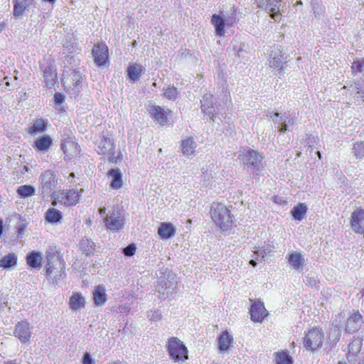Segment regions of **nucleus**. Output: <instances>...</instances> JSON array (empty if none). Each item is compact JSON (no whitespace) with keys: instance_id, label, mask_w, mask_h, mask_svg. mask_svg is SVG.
I'll return each mask as SVG.
<instances>
[{"instance_id":"16","label":"nucleus","mask_w":364,"mask_h":364,"mask_svg":"<svg viewBox=\"0 0 364 364\" xmlns=\"http://www.w3.org/2000/svg\"><path fill=\"white\" fill-rule=\"evenodd\" d=\"M60 148L65 155V160L72 159L73 157L79 155L80 151V146L77 143L70 140H65L63 141L60 145Z\"/></svg>"},{"instance_id":"18","label":"nucleus","mask_w":364,"mask_h":364,"mask_svg":"<svg viewBox=\"0 0 364 364\" xmlns=\"http://www.w3.org/2000/svg\"><path fill=\"white\" fill-rule=\"evenodd\" d=\"M363 346V339L358 337L353 339V341L349 343L348 349L349 353L347 355V359L350 363L355 364L358 358V353Z\"/></svg>"},{"instance_id":"33","label":"nucleus","mask_w":364,"mask_h":364,"mask_svg":"<svg viewBox=\"0 0 364 364\" xmlns=\"http://www.w3.org/2000/svg\"><path fill=\"white\" fill-rule=\"evenodd\" d=\"M53 140L49 135H43L35 141L34 147L41 151H46L51 146Z\"/></svg>"},{"instance_id":"32","label":"nucleus","mask_w":364,"mask_h":364,"mask_svg":"<svg viewBox=\"0 0 364 364\" xmlns=\"http://www.w3.org/2000/svg\"><path fill=\"white\" fill-rule=\"evenodd\" d=\"M288 261L295 269H302L304 265V258L300 252H292L289 254Z\"/></svg>"},{"instance_id":"7","label":"nucleus","mask_w":364,"mask_h":364,"mask_svg":"<svg viewBox=\"0 0 364 364\" xmlns=\"http://www.w3.org/2000/svg\"><path fill=\"white\" fill-rule=\"evenodd\" d=\"M323 333L317 328L309 331L304 338L306 350H314L321 348L323 343Z\"/></svg>"},{"instance_id":"36","label":"nucleus","mask_w":364,"mask_h":364,"mask_svg":"<svg viewBox=\"0 0 364 364\" xmlns=\"http://www.w3.org/2000/svg\"><path fill=\"white\" fill-rule=\"evenodd\" d=\"M306 211V205L305 203H299L292 208L291 214L294 220L301 221L304 218Z\"/></svg>"},{"instance_id":"22","label":"nucleus","mask_w":364,"mask_h":364,"mask_svg":"<svg viewBox=\"0 0 364 364\" xmlns=\"http://www.w3.org/2000/svg\"><path fill=\"white\" fill-rule=\"evenodd\" d=\"M70 77L72 84L71 85H69L70 89V92L71 95L75 97L81 90L82 77L79 71L74 70L71 73Z\"/></svg>"},{"instance_id":"34","label":"nucleus","mask_w":364,"mask_h":364,"mask_svg":"<svg viewBox=\"0 0 364 364\" xmlns=\"http://www.w3.org/2000/svg\"><path fill=\"white\" fill-rule=\"evenodd\" d=\"M211 22L215 26L216 34L220 36H223L225 33L224 27L226 25L225 20L220 15L213 14Z\"/></svg>"},{"instance_id":"6","label":"nucleus","mask_w":364,"mask_h":364,"mask_svg":"<svg viewBox=\"0 0 364 364\" xmlns=\"http://www.w3.org/2000/svg\"><path fill=\"white\" fill-rule=\"evenodd\" d=\"M104 223L107 229L118 232L124 226V218L120 213L113 210L104 218Z\"/></svg>"},{"instance_id":"3","label":"nucleus","mask_w":364,"mask_h":364,"mask_svg":"<svg viewBox=\"0 0 364 364\" xmlns=\"http://www.w3.org/2000/svg\"><path fill=\"white\" fill-rule=\"evenodd\" d=\"M167 350L170 358L176 362L188 359V350L183 342L176 337L169 338Z\"/></svg>"},{"instance_id":"19","label":"nucleus","mask_w":364,"mask_h":364,"mask_svg":"<svg viewBox=\"0 0 364 364\" xmlns=\"http://www.w3.org/2000/svg\"><path fill=\"white\" fill-rule=\"evenodd\" d=\"M55 259L59 264V267L60 268V277H65V273L64 271L65 268V262L63 259H60L58 257H55V255H50L47 257V264L46 265V274L47 276H51L53 273L54 272V270L56 269L54 266V264L52 262V260Z\"/></svg>"},{"instance_id":"29","label":"nucleus","mask_w":364,"mask_h":364,"mask_svg":"<svg viewBox=\"0 0 364 364\" xmlns=\"http://www.w3.org/2000/svg\"><path fill=\"white\" fill-rule=\"evenodd\" d=\"M108 175L112 178L110 187L113 189H119L122 186V176L119 168H112L109 171Z\"/></svg>"},{"instance_id":"13","label":"nucleus","mask_w":364,"mask_h":364,"mask_svg":"<svg viewBox=\"0 0 364 364\" xmlns=\"http://www.w3.org/2000/svg\"><path fill=\"white\" fill-rule=\"evenodd\" d=\"M13 14L16 18L21 17L24 12L36 7L35 0H13Z\"/></svg>"},{"instance_id":"5","label":"nucleus","mask_w":364,"mask_h":364,"mask_svg":"<svg viewBox=\"0 0 364 364\" xmlns=\"http://www.w3.org/2000/svg\"><path fill=\"white\" fill-rule=\"evenodd\" d=\"M289 55L285 53L281 46H273L269 54V65L271 68H277L279 70V75L284 70L288 62Z\"/></svg>"},{"instance_id":"56","label":"nucleus","mask_w":364,"mask_h":364,"mask_svg":"<svg viewBox=\"0 0 364 364\" xmlns=\"http://www.w3.org/2000/svg\"><path fill=\"white\" fill-rule=\"evenodd\" d=\"M274 202L277 204L279 205H286L287 202L282 197L276 196H274Z\"/></svg>"},{"instance_id":"39","label":"nucleus","mask_w":364,"mask_h":364,"mask_svg":"<svg viewBox=\"0 0 364 364\" xmlns=\"http://www.w3.org/2000/svg\"><path fill=\"white\" fill-rule=\"evenodd\" d=\"M47 121L43 119H36L33 124L29 128L28 133L30 134H36L46 131Z\"/></svg>"},{"instance_id":"47","label":"nucleus","mask_w":364,"mask_h":364,"mask_svg":"<svg viewBox=\"0 0 364 364\" xmlns=\"http://www.w3.org/2000/svg\"><path fill=\"white\" fill-rule=\"evenodd\" d=\"M66 196L67 192L66 191H61V192H55V191L50 196L53 198V204L56 205L57 203H60L61 204L65 205V202L66 200Z\"/></svg>"},{"instance_id":"17","label":"nucleus","mask_w":364,"mask_h":364,"mask_svg":"<svg viewBox=\"0 0 364 364\" xmlns=\"http://www.w3.org/2000/svg\"><path fill=\"white\" fill-rule=\"evenodd\" d=\"M363 323V316L359 311H357L347 319L345 332L346 333H355L360 328Z\"/></svg>"},{"instance_id":"38","label":"nucleus","mask_w":364,"mask_h":364,"mask_svg":"<svg viewBox=\"0 0 364 364\" xmlns=\"http://www.w3.org/2000/svg\"><path fill=\"white\" fill-rule=\"evenodd\" d=\"M17 264V256L15 253H9L0 259V267L8 269L15 267Z\"/></svg>"},{"instance_id":"1","label":"nucleus","mask_w":364,"mask_h":364,"mask_svg":"<svg viewBox=\"0 0 364 364\" xmlns=\"http://www.w3.org/2000/svg\"><path fill=\"white\" fill-rule=\"evenodd\" d=\"M238 159L253 173L262 171L265 166L263 154L249 147H242L240 149Z\"/></svg>"},{"instance_id":"15","label":"nucleus","mask_w":364,"mask_h":364,"mask_svg":"<svg viewBox=\"0 0 364 364\" xmlns=\"http://www.w3.org/2000/svg\"><path fill=\"white\" fill-rule=\"evenodd\" d=\"M350 225L356 233H364V210L358 209L351 215Z\"/></svg>"},{"instance_id":"62","label":"nucleus","mask_w":364,"mask_h":364,"mask_svg":"<svg viewBox=\"0 0 364 364\" xmlns=\"http://www.w3.org/2000/svg\"><path fill=\"white\" fill-rule=\"evenodd\" d=\"M24 228L23 226H21L18 228V232L19 234H21L23 232Z\"/></svg>"},{"instance_id":"50","label":"nucleus","mask_w":364,"mask_h":364,"mask_svg":"<svg viewBox=\"0 0 364 364\" xmlns=\"http://www.w3.org/2000/svg\"><path fill=\"white\" fill-rule=\"evenodd\" d=\"M305 283L311 287L318 288V280L314 276L311 275V274L306 277Z\"/></svg>"},{"instance_id":"37","label":"nucleus","mask_w":364,"mask_h":364,"mask_svg":"<svg viewBox=\"0 0 364 364\" xmlns=\"http://www.w3.org/2000/svg\"><path fill=\"white\" fill-rule=\"evenodd\" d=\"M85 299L79 293H74L70 298V307L73 311H77L85 306Z\"/></svg>"},{"instance_id":"44","label":"nucleus","mask_w":364,"mask_h":364,"mask_svg":"<svg viewBox=\"0 0 364 364\" xmlns=\"http://www.w3.org/2000/svg\"><path fill=\"white\" fill-rule=\"evenodd\" d=\"M352 153L357 159H362L364 157V142H355L353 144Z\"/></svg>"},{"instance_id":"45","label":"nucleus","mask_w":364,"mask_h":364,"mask_svg":"<svg viewBox=\"0 0 364 364\" xmlns=\"http://www.w3.org/2000/svg\"><path fill=\"white\" fill-rule=\"evenodd\" d=\"M178 95V89L174 86H168L164 89L163 96L170 100H176Z\"/></svg>"},{"instance_id":"57","label":"nucleus","mask_w":364,"mask_h":364,"mask_svg":"<svg viewBox=\"0 0 364 364\" xmlns=\"http://www.w3.org/2000/svg\"><path fill=\"white\" fill-rule=\"evenodd\" d=\"M268 116L269 117H271L272 119L277 118V117H279V113H278V112H269Z\"/></svg>"},{"instance_id":"55","label":"nucleus","mask_w":364,"mask_h":364,"mask_svg":"<svg viewBox=\"0 0 364 364\" xmlns=\"http://www.w3.org/2000/svg\"><path fill=\"white\" fill-rule=\"evenodd\" d=\"M82 364H92V359L90 353H86L82 358Z\"/></svg>"},{"instance_id":"11","label":"nucleus","mask_w":364,"mask_h":364,"mask_svg":"<svg viewBox=\"0 0 364 364\" xmlns=\"http://www.w3.org/2000/svg\"><path fill=\"white\" fill-rule=\"evenodd\" d=\"M177 285L176 274L172 272H168L158 279V291L167 290L166 294H169Z\"/></svg>"},{"instance_id":"61","label":"nucleus","mask_w":364,"mask_h":364,"mask_svg":"<svg viewBox=\"0 0 364 364\" xmlns=\"http://www.w3.org/2000/svg\"><path fill=\"white\" fill-rule=\"evenodd\" d=\"M250 264L252 266V267H255L257 265V262L255 259H251L250 261Z\"/></svg>"},{"instance_id":"9","label":"nucleus","mask_w":364,"mask_h":364,"mask_svg":"<svg viewBox=\"0 0 364 364\" xmlns=\"http://www.w3.org/2000/svg\"><path fill=\"white\" fill-rule=\"evenodd\" d=\"M92 55L94 58V62L97 66L107 67L109 65V50L106 44L98 43L95 45L92 50Z\"/></svg>"},{"instance_id":"54","label":"nucleus","mask_w":364,"mask_h":364,"mask_svg":"<svg viewBox=\"0 0 364 364\" xmlns=\"http://www.w3.org/2000/svg\"><path fill=\"white\" fill-rule=\"evenodd\" d=\"M148 316L150 317L151 321H159L161 318V314L160 311L157 310L151 312V314H149Z\"/></svg>"},{"instance_id":"51","label":"nucleus","mask_w":364,"mask_h":364,"mask_svg":"<svg viewBox=\"0 0 364 364\" xmlns=\"http://www.w3.org/2000/svg\"><path fill=\"white\" fill-rule=\"evenodd\" d=\"M364 67V60L362 61H354L352 64L351 69L353 73H361L363 72V68Z\"/></svg>"},{"instance_id":"25","label":"nucleus","mask_w":364,"mask_h":364,"mask_svg":"<svg viewBox=\"0 0 364 364\" xmlns=\"http://www.w3.org/2000/svg\"><path fill=\"white\" fill-rule=\"evenodd\" d=\"M175 233V228L170 223H161L158 228V234L163 240H167L172 237L174 236Z\"/></svg>"},{"instance_id":"58","label":"nucleus","mask_w":364,"mask_h":364,"mask_svg":"<svg viewBox=\"0 0 364 364\" xmlns=\"http://www.w3.org/2000/svg\"><path fill=\"white\" fill-rule=\"evenodd\" d=\"M272 119L275 124H279L281 125V124L282 123V121L281 120V116L277 118H273Z\"/></svg>"},{"instance_id":"21","label":"nucleus","mask_w":364,"mask_h":364,"mask_svg":"<svg viewBox=\"0 0 364 364\" xmlns=\"http://www.w3.org/2000/svg\"><path fill=\"white\" fill-rule=\"evenodd\" d=\"M214 97L213 95L206 93L205 94L202 100H200L201 103V109L202 111L208 114V115H213L215 109V104L213 102Z\"/></svg>"},{"instance_id":"41","label":"nucleus","mask_w":364,"mask_h":364,"mask_svg":"<svg viewBox=\"0 0 364 364\" xmlns=\"http://www.w3.org/2000/svg\"><path fill=\"white\" fill-rule=\"evenodd\" d=\"M80 198V194L78 192L74 189L69 190L67 191L66 200L65 202V205L67 206H73L75 205Z\"/></svg>"},{"instance_id":"48","label":"nucleus","mask_w":364,"mask_h":364,"mask_svg":"<svg viewBox=\"0 0 364 364\" xmlns=\"http://www.w3.org/2000/svg\"><path fill=\"white\" fill-rule=\"evenodd\" d=\"M136 249V245L134 243H132L123 248L122 252L125 256L132 257L134 255Z\"/></svg>"},{"instance_id":"27","label":"nucleus","mask_w":364,"mask_h":364,"mask_svg":"<svg viewBox=\"0 0 364 364\" xmlns=\"http://www.w3.org/2000/svg\"><path fill=\"white\" fill-rule=\"evenodd\" d=\"M281 120L282 121V123L278 127V129L280 132L284 133L288 130L289 126H293L295 124L296 117L295 114L284 112V114L281 116Z\"/></svg>"},{"instance_id":"2","label":"nucleus","mask_w":364,"mask_h":364,"mask_svg":"<svg viewBox=\"0 0 364 364\" xmlns=\"http://www.w3.org/2000/svg\"><path fill=\"white\" fill-rule=\"evenodd\" d=\"M210 215L213 222L223 230H228L234 225L233 215L228 207L220 203H213L210 208Z\"/></svg>"},{"instance_id":"60","label":"nucleus","mask_w":364,"mask_h":364,"mask_svg":"<svg viewBox=\"0 0 364 364\" xmlns=\"http://www.w3.org/2000/svg\"><path fill=\"white\" fill-rule=\"evenodd\" d=\"M357 359V361L358 362V364H364V356L362 358L358 356Z\"/></svg>"},{"instance_id":"26","label":"nucleus","mask_w":364,"mask_h":364,"mask_svg":"<svg viewBox=\"0 0 364 364\" xmlns=\"http://www.w3.org/2000/svg\"><path fill=\"white\" fill-rule=\"evenodd\" d=\"M42 253L32 251L26 256V262L32 268L40 269L42 267Z\"/></svg>"},{"instance_id":"53","label":"nucleus","mask_w":364,"mask_h":364,"mask_svg":"<svg viewBox=\"0 0 364 364\" xmlns=\"http://www.w3.org/2000/svg\"><path fill=\"white\" fill-rule=\"evenodd\" d=\"M65 100V96L60 92H56L54 95V102L56 105H61Z\"/></svg>"},{"instance_id":"30","label":"nucleus","mask_w":364,"mask_h":364,"mask_svg":"<svg viewBox=\"0 0 364 364\" xmlns=\"http://www.w3.org/2000/svg\"><path fill=\"white\" fill-rule=\"evenodd\" d=\"M144 68L141 65L134 64L131 65L127 68V75L128 77L132 81L137 80L143 73H144Z\"/></svg>"},{"instance_id":"49","label":"nucleus","mask_w":364,"mask_h":364,"mask_svg":"<svg viewBox=\"0 0 364 364\" xmlns=\"http://www.w3.org/2000/svg\"><path fill=\"white\" fill-rule=\"evenodd\" d=\"M341 336V331L338 328H334L330 335H329V339L331 341L333 342L334 343H336L339 341Z\"/></svg>"},{"instance_id":"59","label":"nucleus","mask_w":364,"mask_h":364,"mask_svg":"<svg viewBox=\"0 0 364 364\" xmlns=\"http://www.w3.org/2000/svg\"><path fill=\"white\" fill-rule=\"evenodd\" d=\"M105 213H106V208H105V207H102V208H100L99 209V213H100V215H105Z\"/></svg>"},{"instance_id":"24","label":"nucleus","mask_w":364,"mask_h":364,"mask_svg":"<svg viewBox=\"0 0 364 364\" xmlns=\"http://www.w3.org/2000/svg\"><path fill=\"white\" fill-rule=\"evenodd\" d=\"M151 116L160 124L164 125L167 122L168 118L166 112L159 106H151L149 109Z\"/></svg>"},{"instance_id":"63","label":"nucleus","mask_w":364,"mask_h":364,"mask_svg":"<svg viewBox=\"0 0 364 364\" xmlns=\"http://www.w3.org/2000/svg\"><path fill=\"white\" fill-rule=\"evenodd\" d=\"M6 364H17L15 360L8 361Z\"/></svg>"},{"instance_id":"20","label":"nucleus","mask_w":364,"mask_h":364,"mask_svg":"<svg viewBox=\"0 0 364 364\" xmlns=\"http://www.w3.org/2000/svg\"><path fill=\"white\" fill-rule=\"evenodd\" d=\"M197 143L193 137H187L181 141V149L182 154L188 157L195 154Z\"/></svg>"},{"instance_id":"52","label":"nucleus","mask_w":364,"mask_h":364,"mask_svg":"<svg viewBox=\"0 0 364 364\" xmlns=\"http://www.w3.org/2000/svg\"><path fill=\"white\" fill-rule=\"evenodd\" d=\"M227 26H232L236 23V14L235 11H232L231 15L225 18Z\"/></svg>"},{"instance_id":"8","label":"nucleus","mask_w":364,"mask_h":364,"mask_svg":"<svg viewBox=\"0 0 364 364\" xmlns=\"http://www.w3.org/2000/svg\"><path fill=\"white\" fill-rule=\"evenodd\" d=\"M97 149V153L107 155L109 162L116 163L119 159V157L114 156L115 145L113 139L110 138L103 136L100 141Z\"/></svg>"},{"instance_id":"64","label":"nucleus","mask_w":364,"mask_h":364,"mask_svg":"<svg viewBox=\"0 0 364 364\" xmlns=\"http://www.w3.org/2000/svg\"><path fill=\"white\" fill-rule=\"evenodd\" d=\"M44 1L49 2V3H54L56 0H43Z\"/></svg>"},{"instance_id":"12","label":"nucleus","mask_w":364,"mask_h":364,"mask_svg":"<svg viewBox=\"0 0 364 364\" xmlns=\"http://www.w3.org/2000/svg\"><path fill=\"white\" fill-rule=\"evenodd\" d=\"M14 335L20 340L21 343H28L31 336L29 323L27 321L18 322L15 326Z\"/></svg>"},{"instance_id":"4","label":"nucleus","mask_w":364,"mask_h":364,"mask_svg":"<svg viewBox=\"0 0 364 364\" xmlns=\"http://www.w3.org/2000/svg\"><path fill=\"white\" fill-rule=\"evenodd\" d=\"M39 180L41 182L40 189L43 198L50 196L55 191L58 184L56 175L51 170H47L41 174Z\"/></svg>"},{"instance_id":"35","label":"nucleus","mask_w":364,"mask_h":364,"mask_svg":"<svg viewBox=\"0 0 364 364\" xmlns=\"http://www.w3.org/2000/svg\"><path fill=\"white\" fill-rule=\"evenodd\" d=\"M233 341V338L227 331H224L218 338L219 350L225 351L228 350L230 344Z\"/></svg>"},{"instance_id":"46","label":"nucleus","mask_w":364,"mask_h":364,"mask_svg":"<svg viewBox=\"0 0 364 364\" xmlns=\"http://www.w3.org/2000/svg\"><path fill=\"white\" fill-rule=\"evenodd\" d=\"M350 87L353 88V90H355V98L358 100L360 98L364 97V81L363 82H355V85H351ZM364 102V100H363Z\"/></svg>"},{"instance_id":"43","label":"nucleus","mask_w":364,"mask_h":364,"mask_svg":"<svg viewBox=\"0 0 364 364\" xmlns=\"http://www.w3.org/2000/svg\"><path fill=\"white\" fill-rule=\"evenodd\" d=\"M17 193L21 198H28L35 194V188L31 185H23L18 188Z\"/></svg>"},{"instance_id":"28","label":"nucleus","mask_w":364,"mask_h":364,"mask_svg":"<svg viewBox=\"0 0 364 364\" xmlns=\"http://www.w3.org/2000/svg\"><path fill=\"white\" fill-rule=\"evenodd\" d=\"M107 299V296L105 293V289L102 285H98L95 287L93 292V301L96 306H102L105 304Z\"/></svg>"},{"instance_id":"42","label":"nucleus","mask_w":364,"mask_h":364,"mask_svg":"<svg viewBox=\"0 0 364 364\" xmlns=\"http://www.w3.org/2000/svg\"><path fill=\"white\" fill-rule=\"evenodd\" d=\"M276 364H293V359L286 351L275 353Z\"/></svg>"},{"instance_id":"23","label":"nucleus","mask_w":364,"mask_h":364,"mask_svg":"<svg viewBox=\"0 0 364 364\" xmlns=\"http://www.w3.org/2000/svg\"><path fill=\"white\" fill-rule=\"evenodd\" d=\"M255 3L259 8L276 14L279 10L280 0H255Z\"/></svg>"},{"instance_id":"10","label":"nucleus","mask_w":364,"mask_h":364,"mask_svg":"<svg viewBox=\"0 0 364 364\" xmlns=\"http://www.w3.org/2000/svg\"><path fill=\"white\" fill-rule=\"evenodd\" d=\"M43 74V80L48 88H52L58 82L57 70L55 65L52 63H47L41 66Z\"/></svg>"},{"instance_id":"14","label":"nucleus","mask_w":364,"mask_h":364,"mask_svg":"<svg viewBox=\"0 0 364 364\" xmlns=\"http://www.w3.org/2000/svg\"><path fill=\"white\" fill-rule=\"evenodd\" d=\"M251 320L254 322H262L268 315L264 303L259 300L255 301L250 309Z\"/></svg>"},{"instance_id":"40","label":"nucleus","mask_w":364,"mask_h":364,"mask_svg":"<svg viewBox=\"0 0 364 364\" xmlns=\"http://www.w3.org/2000/svg\"><path fill=\"white\" fill-rule=\"evenodd\" d=\"M45 218L50 223H57L62 219V213L55 208H49L46 213Z\"/></svg>"},{"instance_id":"31","label":"nucleus","mask_w":364,"mask_h":364,"mask_svg":"<svg viewBox=\"0 0 364 364\" xmlns=\"http://www.w3.org/2000/svg\"><path fill=\"white\" fill-rule=\"evenodd\" d=\"M80 250L87 257L94 255L95 250V244L87 238H82L79 243Z\"/></svg>"}]
</instances>
